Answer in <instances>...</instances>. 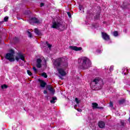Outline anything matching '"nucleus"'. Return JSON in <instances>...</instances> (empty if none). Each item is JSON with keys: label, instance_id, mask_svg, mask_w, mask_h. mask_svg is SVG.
<instances>
[{"label": "nucleus", "instance_id": "72a5a7b5", "mask_svg": "<svg viewBox=\"0 0 130 130\" xmlns=\"http://www.w3.org/2000/svg\"><path fill=\"white\" fill-rule=\"evenodd\" d=\"M96 52H98V53H101V50H96Z\"/></svg>", "mask_w": 130, "mask_h": 130}, {"label": "nucleus", "instance_id": "5701e85b", "mask_svg": "<svg viewBox=\"0 0 130 130\" xmlns=\"http://www.w3.org/2000/svg\"><path fill=\"white\" fill-rule=\"evenodd\" d=\"M8 20H9V17L8 16L5 17L4 19L5 22H8Z\"/></svg>", "mask_w": 130, "mask_h": 130}, {"label": "nucleus", "instance_id": "39448f33", "mask_svg": "<svg viewBox=\"0 0 130 130\" xmlns=\"http://www.w3.org/2000/svg\"><path fill=\"white\" fill-rule=\"evenodd\" d=\"M10 53H7L6 54L5 58L8 59L9 61H15V59H14V54L15 53V52L13 50L11 49L10 50Z\"/></svg>", "mask_w": 130, "mask_h": 130}, {"label": "nucleus", "instance_id": "7c9ffc66", "mask_svg": "<svg viewBox=\"0 0 130 130\" xmlns=\"http://www.w3.org/2000/svg\"><path fill=\"white\" fill-rule=\"evenodd\" d=\"M112 106H113V104L112 103V102H110V107H112Z\"/></svg>", "mask_w": 130, "mask_h": 130}, {"label": "nucleus", "instance_id": "ea45409f", "mask_svg": "<svg viewBox=\"0 0 130 130\" xmlns=\"http://www.w3.org/2000/svg\"><path fill=\"white\" fill-rule=\"evenodd\" d=\"M12 129H14V127H12Z\"/></svg>", "mask_w": 130, "mask_h": 130}, {"label": "nucleus", "instance_id": "c756f323", "mask_svg": "<svg viewBox=\"0 0 130 130\" xmlns=\"http://www.w3.org/2000/svg\"><path fill=\"white\" fill-rule=\"evenodd\" d=\"M125 71H126V72H125ZM128 72V70H127V69H125V70H124V75H126V73H127Z\"/></svg>", "mask_w": 130, "mask_h": 130}, {"label": "nucleus", "instance_id": "6ab92c4d", "mask_svg": "<svg viewBox=\"0 0 130 130\" xmlns=\"http://www.w3.org/2000/svg\"><path fill=\"white\" fill-rule=\"evenodd\" d=\"M113 35L115 37H116L117 36H118V32H117V31H114L113 32Z\"/></svg>", "mask_w": 130, "mask_h": 130}, {"label": "nucleus", "instance_id": "aec40b11", "mask_svg": "<svg viewBox=\"0 0 130 130\" xmlns=\"http://www.w3.org/2000/svg\"><path fill=\"white\" fill-rule=\"evenodd\" d=\"M1 88H2V89H7V88H8V86L7 85L4 84L1 86Z\"/></svg>", "mask_w": 130, "mask_h": 130}, {"label": "nucleus", "instance_id": "423d86ee", "mask_svg": "<svg viewBox=\"0 0 130 130\" xmlns=\"http://www.w3.org/2000/svg\"><path fill=\"white\" fill-rule=\"evenodd\" d=\"M29 23L31 24V25H34V24H39L40 21L36 17H32L29 20Z\"/></svg>", "mask_w": 130, "mask_h": 130}, {"label": "nucleus", "instance_id": "c9c22d12", "mask_svg": "<svg viewBox=\"0 0 130 130\" xmlns=\"http://www.w3.org/2000/svg\"><path fill=\"white\" fill-rule=\"evenodd\" d=\"M77 111H79V112H82V109H78Z\"/></svg>", "mask_w": 130, "mask_h": 130}, {"label": "nucleus", "instance_id": "412c9836", "mask_svg": "<svg viewBox=\"0 0 130 130\" xmlns=\"http://www.w3.org/2000/svg\"><path fill=\"white\" fill-rule=\"evenodd\" d=\"M42 76L44 77V78H47V74H46V73H43L42 74Z\"/></svg>", "mask_w": 130, "mask_h": 130}, {"label": "nucleus", "instance_id": "4c0bfd02", "mask_svg": "<svg viewBox=\"0 0 130 130\" xmlns=\"http://www.w3.org/2000/svg\"><path fill=\"white\" fill-rule=\"evenodd\" d=\"M76 107H77V105H75L74 106V108L76 109Z\"/></svg>", "mask_w": 130, "mask_h": 130}, {"label": "nucleus", "instance_id": "1a4fd4ad", "mask_svg": "<svg viewBox=\"0 0 130 130\" xmlns=\"http://www.w3.org/2000/svg\"><path fill=\"white\" fill-rule=\"evenodd\" d=\"M39 82L41 88H45V86H46V82H45L44 81L40 79H39Z\"/></svg>", "mask_w": 130, "mask_h": 130}, {"label": "nucleus", "instance_id": "473e14b6", "mask_svg": "<svg viewBox=\"0 0 130 130\" xmlns=\"http://www.w3.org/2000/svg\"><path fill=\"white\" fill-rule=\"evenodd\" d=\"M14 41H18V38L15 37V38H14Z\"/></svg>", "mask_w": 130, "mask_h": 130}, {"label": "nucleus", "instance_id": "0eeeda50", "mask_svg": "<svg viewBox=\"0 0 130 130\" xmlns=\"http://www.w3.org/2000/svg\"><path fill=\"white\" fill-rule=\"evenodd\" d=\"M18 57H16V59L17 61H19V59H21V60L25 61V56H24V54L22 53H18Z\"/></svg>", "mask_w": 130, "mask_h": 130}, {"label": "nucleus", "instance_id": "58836bf2", "mask_svg": "<svg viewBox=\"0 0 130 130\" xmlns=\"http://www.w3.org/2000/svg\"><path fill=\"white\" fill-rule=\"evenodd\" d=\"M128 121L130 122V115H129V119H128Z\"/></svg>", "mask_w": 130, "mask_h": 130}, {"label": "nucleus", "instance_id": "f3484780", "mask_svg": "<svg viewBox=\"0 0 130 130\" xmlns=\"http://www.w3.org/2000/svg\"><path fill=\"white\" fill-rule=\"evenodd\" d=\"M125 101V100H124V99H122L121 100H119V104L120 105L123 104V103H124Z\"/></svg>", "mask_w": 130, "mask_h": 130}, {"label": "nucleus", "instance_id": "b1692460", "mask_svg": "<svg viewBox=\"0 0 130 130\" xmlns=\"http://www.w3.org/2000/svg\"><path fill=\"white\" fill-rule=\"evenodd\" d=\"M120 123H121V125H122V126H124V121L121 120Z\"/></svg>", "mask_w": 130, "mask_h": 130}, {"label": "nucleus", "instance_id": "f03ea898", "mask_svg": "<svg viewBox=\"0 0 130 130\" xmlns=\"http://www.w3.org/2000/svg\"><path fill=\"white\" fill-rule=\"evenodd\" d=\"M79 68L80 70H87L91 67L92 63L90 59L86 57L78 59Z\"/></svg>", "mask_w": 130, "mask_h": 130}, {"label": "nucleus", "instance_id": "9d476101", "mask_svg": "<svg viewBox=\"0 0 130 130\" xmlns=\"http://www.w3.org/2000/svg\"><path fill=\"white\" fill-rule=\"evenodd\" d=\"M102 37H103V39H104V40H109V39H110L109 36H108V35H107V34H106L105 32H102Z\"/></svg>", "mask_w": 130, "mask_h": 130}, {"label": "nucleus", "instance_id": "20e7f679", "mask_svg": "<svg viewBox=\"0 0 130 130\" xmlns=\"http://www.w3.org/2000/svg\"><path fill=\"white\" fill-rule=\"evenodd\" d=\"M51 27L54 29H57V30H59V31H63L66 28V25L60 20H54L52 22Z\"/></svg>", "mask_w": 130, "mask_h": 130}, {"label": "nucleus", "instance_id": "ddd939ff", "mask_svg": "<svg viewBox=\"0 0 130 130\" xmlns=\"http://www.w3.org/2000/svg\"><path fill=\"white\" fill-rule=\"evenodd\" d=\"M99 126L100 128H103L105 127V123L103 121H100L99 122Z\"/></svg>", "mask_w": 130, "mask_h": 130}, {"label": "nucleus", "instance_id": "c85d7f7f", "mask_svg": "<svg viewBox=\"0 0 130 130\" xmlns=\"http://www.w3.org/2000/svg\"><path fill=\"white\" fill-rule=\"evenodd\" d=\"M113 68H114L113 66H112L110 67V72L113 71Z\"/></svg>", "mask_w": 130, "mask_h": 130}, {"label": "nucleus", "instance_id": "f704fd0d", "mask_svg": "<svg viewBox=\"0 0 130 130\" xmlns=\"http://www.w3.org/2000/svg\"><path fill=\"white\" fill-rule=\"evenodd\" d=\"M44 6V3H41L40 7H43Z\"/></svg>", "mask_w": 130, "mask_h": 130}, {"label": "nucleus", "instance_id": "cd10ccee", "mask_svg": "<svg viewBox=\"0 0 130 130\" xmlns=\"http://www.w3.org/2000/svg\"><path fill=\"white\" fill-rule=\"evenodd\" d=\"M67 14L68 15V17L69 18H72V15L71 14V12H68Z\"/></svg>", "mask_w": 130, "mask_h": 130}, {"label": "nucleus", "instance_id": "dca6fc26", "mask_svg": "<svg viewBox=\"0 0 130 130\" xmlns=\"http://www.w3.org/2000/svg\"><path fill=\"white\" fill-rule=\"evenodd\" d=\"M35 32L36 34L37 35H40V32H39V30L37 28L35 29Z\"/></svg>", "mask_w": 130, "mask_h": 130}, {"label": "nucleus", "instance_id": "4468645a", "mask_svg": "<svg viewBox=\"0 0 130 130\" xmlns=\"http://www.w3.org/2000/svg\"><path fill=\"white\" fill-rule=\"evenodd\" d=\"M48 90L51 93H52V94L54 93V89H53V88L51 87V86L48 87Z\"/></svg>", "mask_w": 130, "mask_h": 130}, {"label": "nucleus", "instance_id": "a878e982", "mask_svg": "<svg viewBox=\"0 0 130 130\" xmlns=\"http://www.w3.org/2000/svg\"><path fill=\"white\" fill-rule=\"evenodd\" d=\"M27 73L28 75H29V76H32V73L31 72H30V71L27 70Z\"/></svg>", "mask_w": 130, "mask_h": 130}, {"label": "nucleus", "instance_id": "f8f14e48", "mask_svg": "<svg viewBox=\"0 0 130 130\" xmlns=\"http://www.w3.org/2000/svg\"><path fill=\"white\" fill-rule=\"evenodd\" d=\"M41 62H42V60L41 58H38L37 60V67L40 69L41 68Z\"/></svg>", "mask_w": 130, "mask_h": 130}, {"label": "nucleus", "instance_id": "4be33fe9", "mask_svg": "<svg viewBox=\"0 0 130 130\" xmlns=\"http://www.w3.org/2000/svg\"><path fill=\"white\" fill-rule=\"evenodd\" d=\"M79 9L80 11H84V7L82 5H79Z\"/></svg>", "mask_w": 130, "mask_h": 130}, {"label": "nucleus", "instance_id": "a211bd4d", "mask_svg": "<svg viewBox=\"0 0 130 130\" xmlns=\"http://www.w3.org/2000/svg\"><path fill=\"white\" fill-rule=\"evenodd\" d=\"M46 44L47 46H48V48H49V49H50L51 48L52 46L49 43H48V42H46Z\"/></svg>", "mask_w": 130, "mask_h": 130}, {"label": "nucleus", "instance_id": "a19ab883", "mask_svg": "<svg viewBox=\"0 0 130 130\" xmlns=\"http://www.w3.org/2000/svg\"><path fill=\"white\" fill-rule=\"evenodd\" d=\"M94 27L95 28L96 27V26H95V25H94Z\"/></svg>", "mask_w": 130, "mask_h": 130}, {"label": "nucleus", "instance_id": "2f4dec72", "mask_svg": "<svg viewBox=\"0 0 130 130\" xmlns=\"http://www.w3.org/2000/svg\"><path fill=\"white\" fill-rule=\"evenodd\" d=\"M33 70L34 71V72H37V69H36V68L35 67H33Z\"/></svg>", "mask_w": 130, "mask_h": 130}, {"label": "nucleus", "instance_id": "6e6552de", "mask_svg": "<svg viewBox=\"0 0 130 130\" xmlns=\"http://www.w3.org/2000/svg\"><path fill=\"white\" fill-rule=\"evenodd\" d=\"M91 104L92 109H103V107H98V104L96 103H92Z\"/></svg>", "mask_w": 130, "mask_h": 130}, {"label": "nucleus", "instance_id": "f257e3e1", "mask_svg": "<svg viewBox=\"0 0 130 130\" xmlns=\"http://www.w3.org/2000/svg\"><path fill=\"white\" fill-rule=\"evenodd\" d=\"M53 64L55 68L57 69V71L59 74L62 77H64L67 75L64 70L61 68H59L60 67H68V62L66 61L64 58H59L55 60L53 62Z\"/></svg>", "mask_w": 130, "mask_h": 130}, {"label": "nucleus", "instance_id": "79ce46f5", "mask_svg": "<svg viewBox=\"0 0 130 130\" xmlns=\"http://www.w3.org/2000/svg\"><path fill=\"white\" fill-rule=\"evenodd\" d=\"M83 13H84V10L83 11Z\"/></svg>", "mask_w": 130, "mask_h": 130}, {"label": "nucleus", "instance_id": "393cba45", "mask_svg": "<svg viewBox=\"0 0 130 130\" xmlns=\"http://www.w3.org/2000/svg\"><path fill=\"white\" fill-rule=\"evenodd\" d=\"M75 101L77 104H79L80 103V101H79V99H78V98H75Z\"/></svg>", "mask_w": 130, "mask_h": 130}, {"label": "nucleus", "instance_id": "7ed1b4c3", "mask_svg": "<svg viewBox=\"0 0 130 130\" xmlns=\"http://www.w3.org/2000/svg\"><path fill=\"white\" fill-rule=\"evenodd\" d=\"M103 86V80L99 77H96L90 83L92 90H100Z\"/></svg>", "mask_w": 130, "mask_h": 130}, {"label": "nucleus", "instance_id": "9b49d317", "mask_svg": "<svg viewBox=\"0 0 130 130\" xmlns=\"http://www.w3.org/2000/svg\"><path fill=\"white\" fill-rule=\"evenodd\" d=\"M70 49H72V50H75L76 51H79L80 50H82V48L77 47L76 46H70Z\"/></svg>", "mask_w": 130, "mask_h": 130}, {"label": "nucleus", "instance_id": "e433bc0d", "mask_svg": "<svg viewBox=\"0 0 130 130\" xmlns=\"http://www.w3.org/2000/svg\"><path fill=\"white\" fill-rule=\"evenodd\" d=\"M44 94H47V91L44 90Z\"/></svg>", "mask_w": 130, "mask_h": 130}, {"label": "nucleus", "instance_id": "bb28decb", "mask_svg": "<svg viewBox=\"0 0 130 130\" xmlns=\"http://www.w3.org/2000/svg\"><path fill=\"white\" fill-rule=\"evenodd\" d=\"M28 37L31 38V37H32V34H31V32H30V31H28Z\"/></svg>", "mask_w": 130, "mask_h": 130}, {"label": "nucleus", "instance_id": "2eb2a0df", "mask_svg": "<svg viewBox=\"0 0 130 130\" xmlns=\"http://www.w3.org/2000/svg\"><path fill=\"white\" fill-rule=\"evenodd\" d=\"M56 97L54 96V97H53L52 98V100L50 101V103L53 104H54V103H55V100H56Z\"/></svg>", "mask_w": 130, "mask_h": 130}]
</instances>
